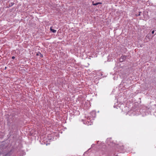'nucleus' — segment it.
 <instances>
[{
	"label": "nucleus",
	"mask_w": 156,
	"mask_h": 156,
	"mask_svg": "<svg viewBox=\"0 0 156 156\" xmlns=\"http://www.w3.org/2000/svg\"><path fill=\"white\" fill-rule=\"evenodd\" d=\"M126 56H122L119 59V61L120 62H122L125 60L126 58Z\"/></svg>",
	"instance_id": "f257e3e1"
},
{
	"label": "nucleus",
	"mask_w": 156,
	"mask_h": 156,
	"mask_svg": "<svg viewBox=\"0 0 156 156\" xmlns=\"http://www.w3.org/2000/svg\"><path fill=\"white\" fill-rule=\"evenodd\" d=\"M102 4V3L101 2H97V3H94V2L93 1L92 2V4L93 5H96L98 4Z\"/></svg>",
	"instance_id": "f03ea898"
},
{
	"label": "nucleus",
	"mask_w": 156,
	"mask_h": 156,
	"mask_svg": "<svg viewBox=\"0 0 156 156\" xmlns=\"http://www.w3.org/2000/svg\"><path fill=\"white\" fill-rule=\"evenodd\" d=\"M50 31L52 33H55L56 31V30H50Z\"/></svg>",
	"instance_id": "7ed1b4c3"
},
{
	"label": "nucleus",
	"mask_w": 156,
	"mask_h": 156,
	"mask_svg": "<svg viewBox=\"0 0 156 156\" xmlns=\"http://www.w3.org/2000/svg\"><path fill=\"white\" fill-rule=\"evenodd\" d=\"M39 54L40 55V56L42 58L43 57V55L41 54L40 53H39Z\"/></svg>",
	"instance_id": "20e7f679"
},
{
	"label": "nucleus",
	"mask_w": 156,
	"mask_h": 156,
	"mask_svg": "<svg viewBox=\"0 0 156 156\" xmlns=\"http://www.w3.org/2000/svg\"><path fill=\"white\" fill-rule=\"evenodd\" d=\"M149 36H150V34H148L147 35L146 37V38L147 37H149Z\"/></svg>",
	"instance_id": "39448f33"
},
{
	"label": "nucleus",
	"mask_w": 156,
	"mask_h": 156,
	"mask_svg": "<svg viewBox=\"0 0 156 156\" xmlns=\"http://www.w3.org/2000/svg\"><path fill=\"white\" fill-rule=\"evenodd\" d=\"M154 32V30H153L152 32V33L153 34Z\"/></svg>",
	"instance_id": "423d86ee"
},
{
	"label": "nucleus",
	"mask_w": 156,
	"mask_h": 156,
	"mask_svg": "<svg viewBox=\"0 0 156 156\" xmlns=\"http://www.w3.org/2000/svg\"><path fill=\"white\" fill-rule=\"evenodd\" d=\"M139 15H138V16H140V15L141 12H139Z\"/></svg>",
	"instance_id": "0eeeda50"
},
{
	"label": "nucleus",
	"mask_w": 156,
	"mask_h": 156,
	"mask_svg": "<svg viewBox=\"0 0 156 156\" xmlns=\"http://www.w3.org/2000/svg\"><path fill=\"white\" fill-rule=\"evenodd\" d=\"M15 58V57H14V56H12V59H14V58Z\"/></svg>",
	"instance_id": "6e6552de"
},
{
	"label": "nucleus",
	"mask_w": 156,
	"mask_h": 156,
	"mask_svg": "<svg viewBox=\"0 0 156 156\" xmlns=\"http://www.w3.org/2000/svg\"><path fill=\"white\" fill-rule=\"evenodd\" d=\"M152 38L151 37V38H149V40H151V39Z\"/></svg>",
	"instance_id": "1a4fd4ad"
},
{
	"label": "nucleus",
	"mask_w": 156,
	"mask_h": 156,
	"mask_svg": "<svg viewBox=\"0 0 156 156\" xmlns=\"http://www.w3.org/2000/svg\"><path fill=\"white\" fill-rule=\"evenodd\" d=\"M50 30L52 29V27H51V28H50Z\"/></svg>",
	"instance_id": "9d476101"
},
{
	"label": "nucleus",
	"mask_w": 156,
	"mask_h": 156,
	"mask_svg": "<svg viewBox=\"0 0 156 156\" xmlns=\"http://www.w3.org/2000/svg\"><path fill=\"white\" fill-rule=\"evenodd\" d=\"M39 55V54H37V55Z\"/></svg>",
	"instance_id": "9b49d317"
}]
</instances>
